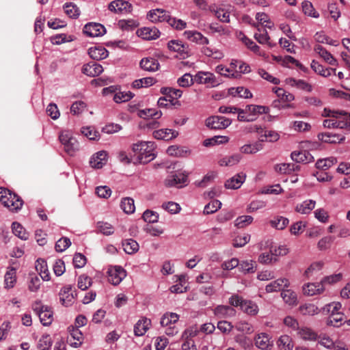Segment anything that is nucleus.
Masks as SVG:
<instances>
[{
	"mask_svg": "<svg viewBox=\"0 0 350 350\" xmlns=\"http://www.w3.org/2000/svg\"><path fill=\"white\" fill-rule=\"evenodd\" d=\"M0 202L12 211H18L23 205L21 197L3 187H0Z\"/></svg>",
	"mask_w": 350,
	"mask_h": 350,
	"instance_id": "1",
	"label": "nucleus"
},
{
	"mask_svg": "<svg viewBox=\"0 0 350 350\" xmlns=\"http://www.w3.org/2000/svg\"><path fill=\"white\" fill-rule=\"evenodd\" d=\"M323 126L328 129L350 127V114L344 113L340 118H331L323 121Z\"/></svg>",
	"mask_w": 350,
	"mask_h": 350,
	"instance_id": "2",
	"label": "nucleus"
},
{
	"mask_svg": "<svg viewBox=\"0 0 350 350\" xmlns=\"http://www.w3.org/2000/svg\"><path fill=\"white\" fill-rule=\"evenodd\" d=\"M68 335L66 338V342L71 347L77 348L83 342V334L78 327L70 325L68 327Z\"/></svg>",
	"mask_w": 350,
	"mask_h": 350,
	"instance_id": "3",
	"label": "nucleus"
},
{
	"mask_svg": "<svg viewBox=\"0 0 350 350\" xmlns=\"http://www.w3.org/2000/svg\"><path fill=\"white\" fill-rule=\"evenodd\" d=\"M108 281L113 285L119 284L126 277L125 270L120 266H111L107 271Z\"/></svg>",
	"mask_w": 350,
	"mask_h": 350,
	"instance_id": "4",
	"label": "nucleus"
},
{
	"mask_svg": "<svg viewBox=\"0 0 350 350\" xmlns=\"http://www.w3.org/2000/svg\"><path fill=\"white\" fill-rule=\"evenodd\" d=\"M231 120L224 116H211L206 120V126L212 129H224L231 124Z\"/></svg>",
	"mask_w": 350,
	"mask_h": 350,
	"instance_id": "5",
	"label": "nucleus"
},
{
	"mask_svg": "<svg viewBox=\"0 0 350 350\" xmlns=\"http://www.w3.org/2000/svg\"><path fill=\"white\" fill-rule=\"evenodd\" d=\"M245 111L247 114L250 122L255 121L260 115L267 114L269 112V108L263 105H247Z\"/></svg>",
	"mask_w": 350,
	"mask_h": 350,
	"instance_id": "6",
	"label": "nucleus"
},
{
	"mask_svg": "<svg viewBox=\"0 0 350 350\" xmlns=\"http://www.w3.org/2000/svg\"><path fill=\"white\" fill-rule=\"evenodd\" d=\"M83 31L88 36L98 37L103 36L106 32V29L100 23H89L84 26Z\"/></svg>",
	"mask_w": 350,
	"mask_h": 350,
	"instance_id": "7",
	"label": "nucleus"
},
{
	"mask_svg": "<svg viewBox=\"0 0 350 350\" xmlns=\"http://www.w3.org/2000/svg\"><path fill=\"white\" fill-rule=\"evenodd\" d=\"M170 14L163 9H153L147 14V18L153 23L167 22Z\"/></svg>",
	"mask_w": 350,
	"mask_h": 350,
	"instance_id": "8",
	"label": "nucleus"
},
{
	"mask_svg": "<svg viewBox=\"0 0 350 350\" xmlns=\"http://www.w3.org/2000/svg\"><path fill=\"white\" fill-rule=\"evenodd\" d=\"M75 291L72 290L71 285L64 286L59 293V300L62 305H72L74 304L75 295Z\"/></svg>",
	"mask_w": 350,
	"mask_h": 350,
	"instance_id": "9",
	"label": "nucleus"
},
{
	"mask_svg": "<svg viewBox=\"0 0 350 350\" xmlns=\"http://www.w3.org/2000/svg\"><path fill=\"white\" fill-rule=\"evenodd\" d=\"M108 8L115 13L124 14L131 12L132 5L126 1L115 0L109 3Z\"/></svg>",
	"mask_w": 350,
	"mask_h": 350,
	"instance_id": "10",
	"label": "nucleus"
},
{
	"mask_svg": "<svg viewBox=\"0 0 350 350\" xmlns=\"http://www.w3.org/2000/svg\"><path fill=\"white\" fill-rule=\"evenodd\" d=\"M154 144L151 142H146V146L143 147L142 151L139 152L138 160L141 163H147L155 158L154 153Z\"/></svg>",
	"mask_w": 350,
	"mask_h": 350,
	"instance_id": "11",
	"label": "nucleus"
},
{
	"mask_svg": "<svg viewBox=\"0 0 350 350\" xmlns=\"http://www.w3.org/2000/svg\"><path fill=\"white\" fill-rule=\"evenodd\" d=\"M52 308H35L34 311L38 315L40 322L44 326L49 325L53 321Z\"/></svg>",
	"mask_w": 350,
	"mask_h": 350,
	"instance_id": "12",
	"label": "nucleus"
},
{
	"mask_svg": "<svg viewBox=\"0 0 350 350\" xmlns=\"http://www.w3.org/2000/svg\"><path fill=\"white\" fill-rule=\"evenodd\" d=\"M194 81L199 84H208L212 86L217 84L215 75L208 72H198L194 77Z\"/></svg>",
	"mask_w": 350,
	"mask_h": 350,
	"instance_id": "13",
	"label": "nucleus"
},
{
	"mask_svg": "<svg viewBox=\"0 0 350 350\" xmlns=\"http://www.w3.org/2000/svg\"><path fill=\"white\" fill-rule=\"evenodd\" d=\"M187 180V176L182 173L171 174L165 180V185L168 187H182Z\"/></svg>",
	"mask_w": 350,
	"mask_h": 350,
	"instance_id": "14",
	"label": "nucleus"
},
{
	"mask_svg": "<svg viewBox=\"0 0 350 350\" xmlns=\"http://www.w3.org/2000/svg\"><path fill=\"white\" fill-rule=\"evenodd\" d=\"M183 35L188 40L198 44L206 45L209 42L208 39L198 31H185Z\"/></svg>",
	"mask_w": 350,
	"mask_h": 350,
	"instance_id": "15",
	"label": "nucleus"
},
{
	"mask_svg": "<svg viewBox=\"0 0 350 350\" xmlns=\"http://www.w3.org/2000/svg\"><path fill=\"white\" fill-rule=\"evenodd\" d=\"M246 178L245 174L241 172L237 174L232 178L228 179L224 186L228 189H237L241 187L242 184L245 182Z\"/></svg>",
	"mask_w": 350,
	"mask_h": 350,
	"instance_id": "16",
	"label": "nucleus"
},
{
	"mask_svg": "<svg viewBox=\"0 0 350 350\" xmlns=\"http://www.w3.org/2000/svg\"><path fill=\"white\" fill-rule=\"evenodd\" d=\"M103 71V66L96 62H90L83 66L82 72L89 77H96Z\"/></svg>",
	"mask_w": 350,
	"mask_h": 350,
	"instance_id": "17",
	"label": "nucleus"
},
{
	"mask_svg": "<svg viewBox=\"0 0 350 350\" xmlns=\"http://www.w3.org/2000/svg\"><path fill=\"white\" fill-rule=\"evenodd\" d=\"M151 325L150 319L143 317L134 326V334L136 336H142L149 329Z\"/></svg>",
	"mask_w": 350,
	"mask_h": 350,
	"instance_id": "18",
	"label": "nucleus"
},
{
	"mask_svg": "<svg viewBox=\"0 0 350 350\" xmlns=\"http://www.w3.org/2000/svg\"><path fill=\"white\" fill-rule=\"evenodd\" d=\"M289 281L286 278H278L269 284L265 287V290L267 293L277 292L280 290H284L283 288L288 287Z\"/></svg>",
	"mask_w": 350,
	"mask_h": 350,
	"instance_id": "19",
	"label": "nucleus"
},
{
	"mask_svg": "<svg viewBox=\"0 0 350 350\" xmlns=\"http://www.w3.org/2000/svg\"><path fill=\"white\" fill-rule=\"evenodd\" d=\"M325 288L321 282L319 283H308L303 286V293L308 296H313L321 294L324 291Z\"/></svg>",
	"mask_w": 350,
	"mask_h": 350,
	"instance_id": "20",
	"label": "nucleus"
},
{
	"mask_svg": "<svg viewBox=\"0 0 350 350\" xmlns=\"http://www.w3.org/2000/svg\"><path fill=\"white\" fill-rule=\"evenodd\" d=\"M139 36L144 40H155L160 36L159 30L155 27H145L139 31Z\"/></svg>",
	"mask_w": 350,
	"mask_h": 350,
	"instance_id": "21",
	"label": "nucleus"
},
{
	"mask_svg": "<svg viewBox=\"0 0 350 350\" xmlns=\"http://www.w3.org/2000/svg\"><path fill=\"white\" fill-rule=\"evenodd\" d=\"M292 159L297 163H310L314 161L313 156L307 150L294 151L291 153Z\"/></svg>",
	"mask_w": 350,
	"mask_h": 350,
	"instance_id": "22",
	"label": "nucleus"
},
{
	"mask_svg": "<svg viewBox=\"0 0 350 350\" xmlns=\"http://www.w3.org/2000/svg\"><path fill=\"white\" fill-rule=\"evenodd\" d=\"M159 66L158 60L153 57L143 58L140 61V67L146 71L155 72L159 70Z\"/></svg>",
	"mask_w": 350,
	"mask_h": 350,
	"instance_id": "23",
	"label": "nucleus"
},
{
	"mask_svg": "<svg viewBox=\"0 0 350 350\" xmlns=\"http://www.w3.org/2000/svg\"><path fill=\"white\" fill-rule=\"evenodd\" d=\"M88 54L93 59L101 60L105 59L108 56L109 53L105 48L98 46L90 48L88 49Z\"/></svg>",
	"mask_w": 350,
	"mask_h": 350,
	"instance_id": "24",
	"label": "nucleus"
},
{
	"mask_svg": "<svg viewBox=\"0 0 350 350\" xmlns=\"http://www.w3.org/2000/svg\"><path fill=\"white\" fill-rule=\"evenodd\" d=\"M107 153L105 151L98 152L93 155L90 163L92 167L100 169L106 163Z\"/></svg>",
	"mask_w": 350,
	"mask_h": 350,
	"instance_id": "25",
	"label": "nucleus"
},
{
	"mask_svg": "<svg viewBox=\"0 0 350 350\" xmlns=\"http://www.w3.org/2000/svg\"><path fill=\"white\" fill-rule=\"evenodd\" d=\"M152 135L155 139L167 141L175 138L177 136L178 133L172 129H162L154 131Z\"/></svg>",
	"mask_w": 350,
	"mask_h": 350,
	"instance_id": "26",
	"label": "nucleus"
},
{
	"mask_svg": "<svg viewBox=\"0 0 350 350\" xmlns=\"http://www.w3.org/2000/svg\"><path fill=\"white\" fill-rule=\"evenodd\" d=\"M316 202L313 200H306L301 203L297 204L295 206V211L302 215H307L311 213L314 208Z\"/></svg>",
	"mask_w": 350,
	"mask_h": 350,
	"instance_id": "27",
	"label": "nucleus"
},
{
	"mask_svg": "<svg viewBox=\"0 0 350 350\" xmlns=\"http://www.w3.org/2000/svg\"><path fill=\"white\" fill-rule=\"evenodd\" d=\"M340 308H333L332 314L327 321V325L338 327L342 321H344V314L341 312H339Z\"/></svg>",
	"mask_w": 350,
	"mask_h": 350,
	"instance_id": "28",
	"label": "nucleus"
},
{
	"mask_svg": "<svg viewBox=\"0 0 350 350\" xmlns=\"http://www.w3.org/2000/svg\"><path fill=\"white\" fill-rule=\"evenodd\" d=\"M286 83L290 86L295 87L299 90L310 92L312 90V85L302 79H295L292 77L286 79Z\"/></svg>",
	"mask_w": 350,
	"mask_h": 350,
	"instance_id": "29",
	"label": "nucleus"
},
{
	"mask_svg": "<svg viewBox=\"0 0 350 350\" xmlns=\"http://www.w3.org/2000/svg\"><path fill=\"white\" fill-rule=\"evenodd\" d=\"M311 68L318 75L327 77L332 75H336L335 68H324L318 62L312 60L311 62Z\"/></svg>",
	"mask_w": 350,
	"mask_h": 350,
	"instance_id": "30",
	"label": "nucleus"
},
{
	"mask_svg": "<svg viewBox=\"0 0 350 350\" xmlns=\"http://www.w3.org/2000/svg\"><path fill=\"white\" fill-rule=\"evenodd\" d=\"M36 269L43 280L49 281L50 280V274L45 260L43 259L37 260L36 262Z\"/></svg>",
	"mask_w": 350,
	"mask_h": 350,
	"instance_id": "31",
	"label": "nucleus"
},
{
	"mask_svg": "<svg viewBox=\"0 0 350 350\" xmlns=\"http://www.w3.org/2000/svg\"><path fill=\"white\" fill-rule=\"evenodd\" d=\"M256 346L262 350H267L272 345L270 342V338L265 333H261L255 338Z\"/></svg>",
	"mask_w": 350,
	"mask_h": 350,
	"instance_id": "32",
	"label": "nucleus"
},
{
	"mask_svg": "<svg viewBox=\"0 0 350 350\" xmlns=\"http://www.w3.org/2000/svg\"><path fill=\"white\" fill-rule=\"evenodd\" d=\"M281 296L289 306L297 305L299 303L297 294L291 289L282 290Z\"/></svg>",
	"mask_w": 350,
	"mask_h": 350,
	"instance_id": "33",
	"label": "nucleus"
},
{
	"mask_svg": "<svg viewBox=\"0 0 350 350\" xmlns=\"http://www.w3.org/2000/svg\"><path fill=\"white\" fill-rule=\"evenodd\" d=\"M314 51L322 57L323 59L329 64L330 65H336V60L332 56V55L329 53L326 49H325L322 46L317 44L314 46Z\"/></svg>",
	"mask_w": 350,
	"mask_h": 350,
	"instance_id": "34",
	"label": "nucleus"
},
{
	"mask_svg": "<svg viewBox=\"0 0 350 350\" xmlns=\"http://www.w3.org/2000/svg\"><path fill=\"white\" fill-rule=\"evenodd\" d=\"M228 94L234 97L249 98L252 97V92L243 87L231 88L228 89Z\"/></svg>",
	"mask_w": 350,
	"mask_h": 350,
	"instance_id": "35",
	"label": "nucleus"
},
{
	"mask_svg": "<svg viewBox=\"0 0 350 350\" xmlns=\"http://www.w3.org/2000/svg\"><path fill=\"white\" fill-rule=\"evenodd\" d=\"M298 335L305 340H316L318 339V334L311 328L304 327L298 329Z\"/></svg>",
	"mask_w": 350,
	"mask_h": 350,
	"instance_id": "36",
	"label": "nucleus"
},
{
	"mask_svg": "<svg viewBox=\"0 0 350 350\" xmlns=\"http://www.w3.org/2000/svg\"><path fill=\"white\" fill-rule=\"evenodd\" d=\"M263 148L262 144L260 142H256L254 144H247L240 148V151L243 154H255Z\"/></svg>",
	"mask_w": 350,
	"mask_h": 350,
	"instance_id": "37",
	"label": "nucleus"
},
{
	"mask_svg": "<svg viewBox=\"0 0 350 350\" xmlns=\"http://www.w3.org/2000/svg\"><path fill=\"white\" fill-rule=\"evenodd\" d=\"M318 139L323 142L328 144H336L342 139L339 135L329 132L319 133L318 135Z\"/></svg>",
	"mask_w": 350,
	"mask_h": 350,
	"instance_id": "38",
	"label": "nucleus"
},
{
	"mask_svg": "<svg viewBox=\"0 0 350 350\" xmlns=\"http://www.w3.org/2000/svg\"><path fill=\"white\" fill-rule=\"evenodd\" d=\"M280 350H293L294 343L292 338L288 335H282L277 342Z\"/></svg>",
	"mask_w": 350,
	"mask_h": 350,
	"instance_id": "39",
	"label": "nucleus"
},
{
	"mask_svg": "<svg viewBox=\"0 0 350 350\" xmlns=\"http://www.w3.org/2000/svg\"><path fill=\"white\" fill-rule=\"evenodd\" d=\"M258 29L259 32L254 33V38L260 43V44H267L270 47L274 46L275 44H271L269 42L270 37L266 30H263L262 33L260 32V29L259 28L258 25H254Z\"/></svg>",
	"mask_w": 350,
	"mask_h": 350,
	"instance_id": "40",
	"label": "nucleus"
},
{
	"mask_svg": "<svg viewBox=\"0 0 350 350\" xmlns=\"http://www.w3.org/2000/svg\"><path fill=\"white\" fill-rule=\"evenodd\" d=\"M288 218L280 215L274 217L269 221L271 226L277 230L284 229L288 224Z\"/></svg>",
	"mask_w": 350,
	"mask_h": 350,
	"instance_id": "41",
	"label": "nucleus"
},
{
	"mask_svg": "<svg viewBox=\"0 0 350 350\" xmlns=\"http://www.w3.org/2000/svg\"><path fill=\"white\" fill-rule=\"evenodd\" d=\"M168 49L174 52H178L180 54L186 53L188 49V46L184 44L179 40H170L167 44Z\"/></svg>",
	"mask_w": 350,
	"mask_h": 350,
	"instance_id": "42",
	"label": "nucleus"
},
{
	"mask_svg": "<svg viewBox=\"0 0 350 350\" xmlns=\"http://www.w3.org/2000/svg\"><path fill=\"white\" fill-rule=\"evenodd\" d=\"M124 251L129 254H133L139 250L137 242L132 239H126L122 242Z\"/></svg>",
	"mask_w": 350,
	"mask_h": 350,
	"instance_id": "43",
	"label": "nucleus"
},
{
	"mask_svg": "<svg viewBox=\"0 0 350 350\" xmlns=\"http://www.w3.org/2000/svg\"><path fill=\"white\" fill-rule=\"evenodd\" d=\"M241 159L239 154H235L229 157H225L219 160L218 164L220 166H232L237 164Z\"/></svg>",
	"mask_w": 350,
	"mask_h": 350,
	"instance_id": "44",
	"label": "nucleus"
},
{
	"mask_svg": "<svg viewBox=\"0 0 350 350\" xmlns=\"http://www.w3.org/2000/svg\"><path fill=\"white\" fill-rule=\"evenodd\" d=\"M280 135L275 131L267 130L265 129L263 134L260 136V142H274L279 139Z\"/></svg>",
	"mask_w": 350,
	"mask_h": 350,
	"instance_id": "45",
	"label": "nucleus"
},
{
	"mask_svg": "<svg viewBox=\"0 0 350 350\" xmlns=\"http://www.w3.org/2000/svg\"><path fill=\"white\" fill-rule=\"evenodd\" d=\"M139 116L140 118L144 119H159L161 117L162 112L161 111H157L154 109H146L139 111Z\"/></svg>",
	"mask_w": 350,
	"mask_h": 350,
	"instance_id": "46",
	"label": "nucleus"
},
{
	"mask_svg": "<svg viewBox=\"0 0 350 350\" xmlns=\"http://www.w3.org/2000/svg\"><path fill=\"white\" fill-rule=\"evenodd\" d=\"M121 208L126 214L134 213L135 210L134 200L129 197L123 198L121 201Z\"/></svg>",
	"mask_w": 350,
	"mask_h": 350,
	"instance_id": "47",
	"label": "nucleus"
},
{
	"mask_svg": "<svg viewBox=\"0 0 350 350\" xmlns=\"http://www.w3.org/2000/svg\"><path fill=\"white\" fill-rule=\"evenodd\" d=\"M161 90L162 93L170 98L169 102L171 103H172L173 100L180 98L183 94V92L180 90L172 88H164Z\"/></svg>",
	"mask_w": 350,
	"mask_h": 350,
	"instance_id": "48",
	"label": "nucleus"
},
{
	"mask_svg": "<svg viewBox=\"0 0 350 350\" xmlns=\"http://www.w3.org/2000/svg\"><path fill=\"white\" fill-rule=\"evenodd\" d=\"M66 14L72 18H77L80 14L79 8L73 3H66L64 5Z\"/></svg>",
	"mask_w": 350,
	"mask_h": 350,
	"instance_id": "49",
	"label": "nucleus"
},
{
	"mask_svg": "<svg viewBox=\"0 0 350 350\" xmlns=\"http://www.w3.org/2000/svg\"><path fill=\"white\" fill-rule=\"evenodd\" d=\"M12 229L13 233L23 240L28 239V233L25 229L18 222L14 221L12 224Z\"/></svg>",
	"mask_w": 350,
	"mask_h": 350,
	"instance_id": "50",
	"label": "nucleus"
},
{
	"mask_svg": "<svg viewBox=\"0 0 350 350\" xmlns=\"http://www.w3.org/2000/svg\"><path fill=\"white\" fill-rule=\"evenodd\" d=\"M241 40L244 44L254 53L260 55L265 56V53L264 51L260 50V48L252 40L247 38L245 35H243Z\"/></svg>",
	"mask_w": 350,
	"mask_h": 350,
	"instance_id": "51",
	"label": "nucleus"
},
{
	"mask_svg": "<svg viewBox=\"0 0 350 350\" xmlns=\"http://www.w3.org/2000/svg\"><path fill=\"white\" fill-rule=\"evenodd\" d=\"M239 269L244 273H254L256 270V262L253 260H243L239 262Z\"/></svg>",
	"mask_w": 350,
	"mask_h": 350,
	"instance_id": "52",
	"label": "nucleus"
},
{
	"mask_svg": "<svg viewBox=\"0 0 350 350\" xmlns=\"http://www.w3.org/2000/svg\"><path fill=\"white\" fill-rule=\"evenodd\" d=\"M16 270L11 267L5 275V284L7 288H12L16 282Z\"/></svg>",
	"mask_w": 350,
	"mask_h": 350,
	"instance_id": "53",
	"label": "nucleus"
},
{
	"mask_svg": "<svg viewBox=\"0 0 350 350\" xmlns=\"http://www.w3.org/2000/svg\"><path fill=\"white\" fill-rule=\"evenodd\" d=\"M229 304L231 306H250L251 302L244 299L241 296L233 295L229 299Z\"/></svg>",
	"mask_w": 350,
	"mask_h": 350,
	"instance_id": "54",
	"label": "nucleus"
},
{
	"mask_svg": "<svg viewBox=\"0 0 350 350\" xmlns=\"http://www.w3.org/2000/svg\"><path fill=\"white\" fill-rule=\"evenodd\" d=\"M336 163V159L329 157L324 159H319L316 163V167L318 169L326 170Z\"/></svg>",
	"mask_w": 350,
	"mask_h": 350,
	"instance_id": "55",
	"label": "nucleus"
},
{
	"mask_svg": "<svg viewBox=\"0 0 350 350\" xmlns=\"http://www.w3.org/2000/svg\"><path fill=\"white\" fill-rule=\"evenodd\" d=\"M155 80L152 77H145L139 79L135 80L133 82V87L135 88H141L144 87H148L153 85Z\"/></svg>",
	"mask_w": 350,
	"mask_h": 350,
	"instance_id": "56",
	"label": "nucleus"
},
{
	"mask_svg": "<svg viewBox=\"0 0 350 350\" xmlns=\"http://www.w3.org/2000/svg\"><path fill=\"white\" fill-rule=\"evenodd\" d=\"M302 10L306 15L313 18H318L319 14L315 11L311 2L304 1L302 2Z\"/></svg>",
	"mask_w": 350,
	"mask_h": 350,
	"instance_id": "57",
	"label": "nucleus"
},
{
	"mask_svg": "<svg viewBox=\"0 0 350 350\" xmlns=\"http://www.w3.org/2000/svg\"><path fill=\"white\" fill-rule=\"evenodd\" d=\"M221 206V202L217 200H214L207 204L204 208V214L208 215L215 213Z\"/></svg>",
	"mask_w": 350,
	"mask_h": 350,
	"instance_id": "58",
	"label": "nucleus"
},
{
	"mask_svg": "<svg viewBox=\"0 0 350 350\" xmlns=\"http://www.w3.org/2000/svg\"><path fill=\"white\" fill-rule=\"evenodd\" d=\"M52 339L49 335H43L40 338L37 347L39 350H49L52 345Z\"/></svg>",
	"mask_w": 350,
	"mask_h": 350,
	"instance_id": "59",
	"label": "nucleus"
},
{
	"mask_svg": "<svg viewBox=\"0 0 350 350\" xmlns=\"http://www.w3.org/2000/svg\"><path fill=\"white\" fill-rule=\"evenodd\" d=\"M167 23L176 30H183L187 27V23L181 19L171 17L170 15Z\"/></svg>",
	"mask_w": 350,
	"mask_h": 350,
	"instance_id": "60",
	"label": "nucleus"
},
{
	"mask_svg": "<svg viewBox=\"0 0 350 350\" xmlns=\"http://www.w3.org/2000/svg\"><path fill=\"white\" fill-rule=\"evenodd\" d=\"M195 82L194 78L189 73L183 75L181 77L178 78L177 83L179 86L182 88H188L193 84Z\"/></svg>",
	"mask_w": 350,
	"mask_h": 350,
	"instance_id": "61",
	"label": "nucleus"
},
{
	"mask_svg": "<svg viewBox=\"0 0 350 350\" xmlns=\"http://www.w3.org/2000/svg\"><path fill=\"white\" fill-rule=\"evenodd\" d=\"M97 228L101 233L107 236L111 235L114 232V228L107 222L98 221L97 223Z\"/></svg>",
	"mask_w": 350,
	"mask_h": 350,
	"instance_id": "62",
	"label": "nucleus"
},
{
	"mask_svg": "<svg viewBox=\"0 0 350 350\" xmlns=\"http://www.w3.org/2000/svg\"><path fill=\"white\" fill-rule=\"evenodd\" d=\"M253 217L250 215H242L238 217L235 220V226L239 228H245L253 221Z\"/></svg>",
	"mask_w": 350,
	"mask_h": 350,
	"instance_id": "63",
	"label": "nucleus"
},
{
	"mask_svg": "<svg viewBox=\"0 0 350 350\" xmlns=\"http://www.w3.org/2000/svg\"><path fill=\"white\" fill-rule=\"evenodd\" d=\"M250 240L249 234H243L237 236L233 240V246L234 247H241L245 245Z\"/></svg>",
	"mask_w": 350,
	"mask_h": 350,
	"instance_id": "64",
	"label": "nucleus"
}]
</instances>
